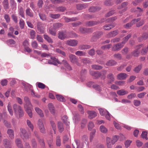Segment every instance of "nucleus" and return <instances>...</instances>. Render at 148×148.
I'll list each match as a JSON object with an SVG mask.
<instances>
[{
  "label": "nucleus",
  "instance_id": "1",
  "mask_svg": "<svg viewBox=\"0 0 148 148\" xmlns=\"http://www.w3.org/2000/svg\"><path fill=\"white\" fill-rule=\"evenodd\" d=\"M24 101L25 103L24 105V107L26 112L29 117L31 118L32 117V114L31 109L33 106L30 102L29 98L27 96L24 97Z\"/></svg>",
  "mask_w": 148,
  "mask_h": 148
},
{
  "label": "nucleus",
  "instance_id": "2",
  "mask_svg": "<svg viewBox=\"0 0 148 148\" xmlns=\"http://www.w3.org/2000/svg\"><path fill=\"white\" fill-rule=\"evenodd\" d=\"M13 107L15 114L16 117H18V115H19V117H21L23 116L24 115L23 112L20 106H18L15 103L13 105Z\"/></svg>",
  "mask_w": 148,
  "mask_h": 148
},
{
  "label": "nucleus",
  "instance_id": "3",
  "mask_svg": "<svg viewBox=\"0 0 148 148\" xmlns=\"http://www.w3.org/2000/svg\"><path fill=\"white\" fill-rule=\"evenodd\" d=\"M125 43V42L123 41L121 42L114 45L112 48V50L113 51H119L123 47Z\"/></svg>",
  "mask_w": 148,
  "mask_h": 148
},
{
  "label": "nucleus",
  "instance_id": "4",
  "mask_svg": "<svg viewBox=\"0 0 148 148\" xmlns=\"http://www.w3.org/2000/svg\"><path fill=\"white\" fill-rule=\"evenodd\" d=\"M21 132L20 135L23 139H27L29 138L31 134H28L26 130L24 129L21 128L20 129Z\"/></svg>",
  "mask_w": 148,
  "mask_h": 148
},
{
  "label": "nucleus",
  "instance_id": "5",
  "mask_svg": "<svg viewBox=\"0 0 148 148\" xmlns=\"http://www.w3.org/2000/svg\"><path fill=\"white\" fill-rule=\"evenodd\" d=\"M79 32L82 34L89 33L93 32L92 28H87L84 27H80L79 29Z\"/></svg>",
  "mask_w": 148,
  "mask_h": 148
},
{
  "label": "nucleus",
  "instance_id": "6",
  "mask_svg": "<svg viewBox=\"0 0 148 148\" xmlns=\"http://www.w3.org/2000/svg\"><path fill=\"white\" fill-rule=\"evenodd\" d=\"M70 61L72 63L75 64L77 65H79V64L78 62V60L75 55L71 54L69 56Z\"/></svg>",
  "mask_w": 148,
  "mask_h": 148
},
{
  "label": "nucleus",
  "instance_id": "7",
  "mask_svg": "<svg viewBox=\"0 0 148 148\" xmlns=\"http://www.w3.org/2000/svg\"><path fill=\"white\" fill-rule=\"evenodd\" d=\"M66 44L72 47L76 46L78 44L77 40H70L65 42Z\"/></svg>",
  "mask_w": 148,
  "mask_h": 148
},
{
  "label": "nucleus",
  "instance_id": "8",
  "mask_svg": "<svg viewBox=\"0 0 148 148\" xmlns=\"http://www.w3.org/2000/svg\"><path fill=\"white\" fill-rule=\"evenodd\" d=\"M7 133L10 139L13 140L14 138V133L13 130L10 128L8 129L7 131Z\"/></svg>",
  "mask_w": 148,
  "mask_h": 148
},
{
  "label": "nucleus",
  "instance_id": "9",
  "mask_svg": "<svg viewBox=\"0 0 148 148\" xmlns=\"http://www.w3.org/2000/svg\"><path fill=\"white\" fill-rule=\"evenodd\" d=\"M99 24V22L97 21H86L85 23V25L86 27H92L95 26Z\"/></svg>",
  "mask_w": 148,
  "mask_h": 148
},
{
  "label": "nucleus",
  "instance_id": "10",
  "mask_svg": "<svg viewBox=\"0 0 148 148\" xmlns=\"http://www.w3.org/2000/svg\"><path fill=\"white\" fill-rule=\"evenodd\" d=\"M124 138V136L122 134H120V136L115 135L113 136L112 139H111L112 144H114L119 140V138Z\"/></svg>",
  "mask_w": 148,
  "mask_h": 148
},
{
  "label": "nucleus",
  "instance_id": "11",
  "mask_svg": "<svg viewBox=\"0 0 148 148\" xmlns=\"http://www.w3.org/2000/svg\"><path fill=\"white\" fill-rule=\"evenodd\" d=\"M107 78L108 79V83L111 84L113 82L114 80V77L113 74L112 73H109L107 76Z\"/></svg>",
  "mask_w": 148,
  "mask_h": 148
},
{
  "label": "nucleus",
  "instance_id": "12",
  "mask_svg": "<svg viewBox=\"0 0 148 148\" xmlns=\"http://www.w3.org/2000/svg\"><path fill=\"white\" fill-rule=\"evenodd\" d=\"M90 74L93 76V78L97 79L101 77V73L98 71H90Z\"/></svg>",
  "mask_w": 148,
  "mask_h": 148
},
{
  "label": "nucleus",
  "instance_id": "13",
  "mask_svg": "<svg viewBox=\"0 0 148 148\" xmlns=\"http://www.w3.org/2000/svg\"><path fill=\"white\" fill-rule=\"evenodd\" d=\"M131 10L132 12H136L138 17L141 16L143 12V9L139 7H137L135 10H133L132 9Z\"/></svg>",
  "mask_w": 148,
  "mask_h": 148
},
{
  "label": "nucleus",
  "instance_id": "14",
  "mask_svg": "<svg viewBox=\"0 0 148 148\" xmlns=\"http://www.w3.org/2000/svg\"><path fill=\"white\" fill-rule=\"evenodd\" d=\"M3 143L5 148H12L10 141L7 139L3 140Z\"/></svg>",
  "mask_w": 148,
  "mask_h": 148
},
{
  "label": "nucleus",
  "instance_id": "15",
  "mask_svg": "<svg viewBox=\"0 0 148 148\" xmlns=\"http://www.w3.org/2000/svg\"><path fill=\"white\" fill-rule=\"evenodd\" d=\"M101 9L100 6H92L89 9V11L90 12H95L99 11Z\"/></svg>",
  "mask_w": 148,
  "mask_h": 148
},
{
  "label": "nucleus",
  "instance_id": "16",
  "mask_svg": "<svg viewBox=\"0 0 148 148\" xmlns=\"http://www.w3.org/2000/svg\"><path fill=\"white\" fill-rule=\"evenodd\" d=\"M88 114V118L90 119L94 118L97 115V113L94 111H88L87 112Z\"/></svg>",
  "mask_w": 148,
  "mask_h": 148
},
{
  "label": "nucleus",
  "instance_id": "17",
  "mask_svg": "<svg viewBox=\"0 0 148 148\" xmlns=\"http://www.w3.org/2000/svg\"><path fill=\"white\" fill-rule=\"evenodd\" d=\"M75 141V143L72 144L73 148H75V145H76L77 148H83L82 145L80 143V141L79 140H76Z\"/></svg>",
  "mask_w": 148,
  "mask_h": 148
},
{
  "label": "nucleus",
  "instance_id": "18",
  "mask_svg": "<svg viewBox=\"0 0 148 148\" xmlns=\"http://www.w3.org/2000/svg\"><path fill=\"white\" fill-rule=\"evenodd\" d=\"M116 25L115 23H112L108 25H106L103 26L104 29L106 30H109Z\"/></svg>",
  "mask_w": 148,
  "mask_h": 148
},
{
  "label": "nucleus",
  "instance_id": "19",
  "mask_svg": "<svg viewBox=\"0 0 148 148\" xmlns=\"http://www.w3.org/2000/svg\"><path fill=\"white\" fill-rule=\"evenodd\" d=\"M58 35V38L61 40H63L66 38V32L65 31L59 32Z\"/></svg>",
  "mask_w": 148,
  "mask_h": 148
},
{
  "label": "nucleus",
  "instance_id": "20",
  "mask_svg": "<svg viewBox=\"0 0 148 148\" xmlns=\"http://www.w3.org/2000/svg\"><path fill=\"white\" fill-rule=\"evenodd\" d=\"M25 89L27 92H28L32 89V86L28 83H23V84Z\"/></svg>",
  "mask_w": 148,
  "mask_h": 148
},
{
  "label": "nucleus",
  "instance_id": "21",
  "mask_svg": "<svg viewBox=\"0 0 148 148\" xmlns=\"http://www.w3.org/2000/svg\"><path fill=\"white\" fill-rule=\"evenodd\" d=\"M118 33V31L115 30L107 34V37L108 38L113 37L116 36Z\"/></svg>",
  "mask_w": 148,
  "mask_h": 148
},
{
  "label": "nucleus",
  "instance_id": "22",
  "mask_svg": "<svg viewBox=\"0 0 148 148\" xmlns=\"http://www.w3.org/2000/svg\"><path fill=\"white\" fill-rule=\"evenodd\" d=\"M16 145L18 148H24L21 139L20 138H16L15 140Z\"/></svg>",
  "mask_w": 148,
  "mask_h": 148
},
{
  "label": "nucleus",
  "instance_id": "23",
  "mask_svg": "<svg viewBox=\"0 0 148 148\" xmlns=\"http://www.w3.org/2000/svg\"><path fill=\"white\" fill-rule=\"evenodd\" d=\"M148 37V33H143L141 36L138 38L139 42H141L143 40H146Z\"/></svg>",
  "mask_w": 148,
  "mask_h": 148
},
{
  "label": "nucleus",
  "instance_id": "24",
  "mask_svg": "<svg viewBox=\"0 0 148 148\" xmlns=\"http://www.w3.org/2000/svg\"><path fill=\"white\" fill-rule=\"evenodd\" d=\"M129 49L127 47H125L123 48L121 51V52L122 54L124 55H126V58L127 59H129L130 56L129 55H127V54L129 53Z\"/></svg>",
  "mask_w": 148,
  "mask_h": 148
},
{
  "label": "nucleus",
  "instance_id": "25",
  "mask_svg": "<svg viewBox=\"0 0 148 148\" xmlns=\"http://www.w3.org/2000/svg\"><path fill=\"white\" fill-rule=\"evenodd\" d=\"M106 141L108 148H112V145L114 144H112V143L111 138L107 137L106 138Z\"/></svg>",
  "mask_w": 148,
  "mask_h": 148
},
{
  "label": "nucleus",
  "instance_id": "26",
  "mask_svg": "<svg viewBox=\"0 0 148 148\" xmlns=\"http://www.w3.org/2000/svg\"><path fill=\"white\" fill-rule=\"evenodd\" d=\"M127 75L126 73H121L118 74L117 75V78L119 80H123L127 77Z\"/></svg>",
  "mask_w": 148,
  "mask_h": 148
},
{
  "label": "nucleus",
  "instance_id": "27",
  "mask_svg": "<svg viewBox=\"0 0 148 148\" xmlns=\"http://www.w3.org/2000/svg\"><path fill=\"white\" fill-rule=\"evenodd\" d=\"M87 5L85 4H78L76 5V8L78 10H81L86 8Z\"/></svg>",
  "mask_w": 148,
  "mask_h": 148
},
{
  "label": "nucleus",
  "instance_id": "28",
  "mask_svg": "<svg viewBox=\"0 0 148 148\" xmlns=\"http://www.w3.org/2000/svg\"><path fill=\"white\" fill-rule=\"evenodd\" d=\"M35 110L40 117H43L44 116V114L42 111L39 108L36 107L35 108Z\"/></svg>",
  "mask_w": 148,
  "mask_h": 148
},
{
  "label": "nucleus",
  "instance_id": "29",
  "mask_svg": "<svg viewBox=\"0 0 148 148\" xmlns=\"http://www.w3.org/2000/svg\"><path fill=\"white\" fill-rule=\"evenodd\" d=\"M58 127L59 131L60 133H62L64 130L63 124L60 122H58Z\"/></svg>",
  "mask_w": 148,
  "mask_h": 148
},
{
  "label": "nucleus",
  "instance_id": "30",
  "mask_svg": "<svg viewBox=\"0 0 148 148\" xmlns=\"http://www.w3.org/2000/svg\"><path fill=\"white\" fill-rule=\"evenodd\" d=\"M51 59L52 61L53 64L54 65L57 66L58 64H61V63L59 62L58 59L55 57H51Z\"/></svg>",
  "mask_w": 148,
  "mask_h": 148
},
{
  "label": "nucleus",
  "instance_id": "31",
  "mask_svg": "<svg viewBox=\"0 0 148 148\" xmlns=\"http://www.w3.org/2000/svg\"><path fill=\"white\" fill-rule=\"evenodd\" d=\"M48 106L50 112L54 115L55 113V111L53 104L51 103H49L48 104Z\"/></svg>",
  "mask_w": 148,
  "mask_h": 148
},
{
  "label": "nucleus",
  "instance_id": "32",
  "mask_svg": "<svg viewBox=\"0 0 148 148\" xmlns=\"http://www.w3.org/2000/svg\"><path fill=\"white\" fill-rule=\"evenodd\" d=\"M2 3L5 10H6L9 8L8 0H3Z\"/></svg>",
  "mask_w": 148,
  "mask_h": 148
},
{
  "label": "nucleus",
  "instance_id": "33",
  "mask_svg": "<svg viewBox=\"0 0 148 148\" xmlns=\"http://www.w3.org/2000/svg\"><path fill=\"white\" fill-rule=\"evenodd\" d=\"M75 54L79 56H85L86 55V53L85 52L78 51L75 52Z\"/></svg>",
  "mask_w": 148,
  "mask_h": 148
},
{
  "label": "nucleus",
  "instance_id": "34",
  "mask_svg": "<svg viewBox=\"0 0 148 148\" xmlns=\"http://www.w3.org/2000/svg\"><path fill=\"white\" fill-rule=\"evenodd\" d=\"M63 25L62 23H54L53 25V28L54 29H56L62 27Z\"/></svg>",
  "mask_w": 148,
  "mask_h": 148
},
{
  "label": "nucleus",
  "instance_id": "35",
  "mask_svg": "<svg viewBox=\"0 0 148 148\" xmlns=\"http://www.w3.org/2000/svg\"><path fill=\"white\" fill-rule=\"evenodd\" d=\"M116 62L114 60H110L108 61L106 63V65L108 66H112L116 64Z\"/></svg>",
  "mask_w": 148,
  "mask_h": 148
},
{
  "label": "nucleus",
  "instance_id": "36",
  "mask_svg": "<svg viewBox=\"0 0 148 148\" xmlns=\"http://www.w3.org/2000/svg\"><path fill=\"white\" fill-rule=\"evenodd\" d=\"M61 64H64L65 67H66L69 70H71L72 69L71 66L68 63L67 61L65 60H63L62 61Z\"/></svg>",
  "mask_w": 148,
  "mask_h": 148
},
{
  "label": "nucleus",
  "instance_id": "37",
  "mask_svg": "<svg viewBox=\"0 0 148 148\" xmlns=\"http://www.w3.org/2000/svg\"><path fill=\"white\" fill-rule=\"evenodd\" d=\"M25 12L26 14L27 15L29 16L30 17H32L33 16V14L29 8H28L26 9Z\"/></svg>",
  "mask_w": 148,
  "mask_h": 148
},
{
  "label": "nucleus",
  "instance_id": "38",
  "mask_svg": "<svg viewBox=\"0 0 148 148\" xmlns=\"http://www.w3.org/2000/svg\"><path fill=\"white\" fill-rule=\"evenodd\" d=\"M117 93L119 95H123L128 93V92L123 89H121L117 91Z\"/></svg>",
  "mask_w": 148,
  "mask_h": 148
},
{
  "label": "nucleus",
  "instance_id": "39",
  "mask_svg": "<svg viewBox=\"0 0 148 148\" xmlns=\"http://www.w3.org/2000/svg\"><path fill=\"white\" fill-rule=\"evenodd\" d=\"M50 123L54 131V134H56V124L54 122L52 121H50Z\"/></svg>",
  "mask_w": 148,
  "mask_h": 148
},
{
  "label": "nucleus",
  "instance_id": "40",
  "mask_svg": "<svg viewBox=\"0 0 148 148\" xmlns=\"http://www.w3.org/2000/svg\"><path fill=\"white\" fill-rule=\"evenodd\" d=\"M84 18L86 20H89L95 18L93 15L90 14H85L84 15Z\"/></svg>",
  "mask_w": 148,
  "mask_h": 148
},
{
  "label": "nucleus",
  "instance_id": "41",
  "mask_svg": "<svg viewBox=\"0 0 148 148\" xmlns=\"http://www.w3.org/2000/svg\"><path fill=\"white\" fill-rule=\"evenodd\" d=\"M68 117L66 115H64L62 117L63 121L66 125H69L70 124L69 122L68 121Z\"/></svg>",
  "mask_w": 148,
  "mask_h": 148
},
{
  "label": "nucleus",
  "instance_id": "42",
  "mask_svg": "<svg viewBox=\"0 0 148 148\" xmlns=\"http://www.w3.org/2000/svg\"><path fill=\"white\" fill-rule=\"evenodd\" d=\"M56 97L58 101L64 102L65 101L64 97L62 95H56Z\"/></svg>",
  "mask_w": 148,
  "mask_h": 148
},
{
  "label": "nucleus",
  "instance_id": "43",
  "mask_svg": "<svg viewBox=\"0 0 148 148\" xmlns=\"http://www.w3.org/2000/svg\"><path fill=\"white\" fill-rule=\"evenodd\" d=\"M79 49L80 50H84L89 49L91 47L89 45H84L79 46Z\"/></svg>",
  "mask_w": 148,
  "mask_h": 148
},
{
  "label": "nucleus",
  "instance_id": "44",
  "mask_svg": "<svg viewBox=\"0 0 148 148\" xmlns=\"http://www.w3.org/2000/svg\"><path fill=\"white\" fill-rule=\"evenodd\" d=\"M19 14L21 16L24 18H25V17L24 15V11L23 8L22 7H20L18 10Z\"/></svg>",
  "mask_w": 148,
  "mask_h": 148
},
{
  "label": "nucleus",
  "instance_id": "45",
  "mask_svg": "<svg viewBox=\"0 0 148 148\" xmlns=\"http://www.w3.org/2000/svg\"><path fill=\"white\" fill-rule=\"evenodd\" d=\"M114 3L112 0H106L104 2V4L107 6L112 5Z\"/></svg>",
  "mask_w": 148,
  "mask_h": 148
},
{
  "label": "nucleus",
  "instance_id": "46",
  "mask_svg": "<svg viewBox=\"0 0 148 148\" xmlns=\"http://www.w3.org/2000/svg\"><path fill=\"white\" fill-rule=\"evenodd\" d=\"M96 132V130L95 129H94L93 130L92 132L90 133V142L92 141L95 136Z\"/></svg>",
  "mask_w": 148,
  "mask_h": 148
},
{
  "label": "nucleus",
  "instance_id": "47",
  "mask_svg": "<svg viewBox=\"0 0 148 148\" xmlns=\"http://www.w3.org/2000/svg\"><path fill=\"white\" fill-rule=\"evenodd\" d=\"M56 145L58 146H60L61 145L60 137L59 136H58L56 138Z\"/></svg>",
  "mask_w": 148,
  "mask_h": 148
},
{
  "label": "nucleus",
  "instance_id": "48",
  "mask_svg": "<svg viewBox=\"0 0 148 148\" xmlns=\"http://www.w3.org/2000/svg\"><path fill=\"white\" fill-rule=\"evenodd\" d=\"M49 16L53 19H57L59 18L60 16V14H50L49 15Z\"/></svg>",
  "mask_w": 148,
  "mask_h": 148
},
{
  "label": "nucleus",
  "instance_id": "49",
  "mask_svg": "<svg viewBox=\"0 0 148 148\" xmlns=\"http://www.w3.org/2000/svg\"><path fill=\"white\" fill-rule=\"evenodd\" d=\"M107 71L104 70L102 71L101 73V78L102 79H104L106 78V75L107 74Z\"/></svg>",
  "mask_w": 148,
  "mask_h": 148
},
{
  "label": "nucleus",
  "instance_id": "50",
  "mask_svg": "<svg viewBox=\"0 0 148 148\" xmlns=\"http://www.w3.org/2000/svg\"><path fill=\"white\" fill-rule=\"evenodd\" d=\"M147 132H143L141 135V137L145 139L146 140H147L148 139V138L147 136Z\"/></svg>",
  "mask_w": 148,
  "mask_h": 148
},
{
  "label": "nucleus",
  "instance_id": "51",
  "mask_svg": "<svg viewBox=\"0 0 148 148\" xmlns=\"http://www.w3.org/2000/svg\"><path fill=\"white\" fill-rule=\"evenodd\" d=\"M142 64H141L136 67L134 69V71L136 73H138L142 68Z\"/></svg>",
  "mask_w": 148,
  "mask_h": 148
},
{
  "label": "nucleus",
  "instance_id": "52",
  "mask_svg": "<svg viewBox=\"0 0 148 148\" xmlns=\"http://www.w3.org/2000/svg\"><path fill=\"white\" fill-rule=\"evenodd\" d=\"M92 68L94 70H99L102 68V67L101 66L97 65H92L91 66Z\"/></svg>",
  "mask_w": 148,
  "mask_h": 148
},
{
  "label": "nucleus",
  "instance_id": "53",
  "mask_svg": "<svg viewBox=\"0 0 148 148\" xmlns=\"http://www.w3.org/2000/svg\"><path fill=\"white\" fill-rule=\"evenodd\" d=\"M44 38L49 43H52L53 42L52 39L48 35L44 34Z\"/></svg>",
  "mask_w": 148,
  "mask_h": 148
},
{
  "label": "nucleus",
  "instance_id": "54",
  "mask_svg": "<svg viewBox=\"0 0 148 148\" xmlns=\"http://www.w3.org/2000/svg\"><path fill=\"white\" fill-rule=\"evenodd\" d=\"M100 114L102 116H104L105 114L107 113L108 111L106 110L103 109L102 108L99 109Z\"/></svg>",
  "mask_w": 148,
  "mask_h": 148
},
{
  "label": "nucleus",
  "instance_id": "55",
  "mask_svg": "<svg viewBox=\"0 0 148 148\" xmlns=\"http://www.w3.org/2000/svg\"><path fill=\"white\" fill-rule=\"evenodd\" d=\"M26 122L27 125L31 129L32 131H33L34 129V126L30 121L29 120L27 119V120Z\"/></svg>",
  "mask_w": 148,
  "mask_h": 148
},
{
  "label": "nucleus",
  "instance_id": "56",
  "mask_svg": "<svg viewBox=\"0 0 148 148\" xmlns=\"http://www.w3.org/2000/svg\"><path fill=\"white\" fill-rule=\"evenodd\" d=\"M30 35L31 38L32 39H34L36 36V32L35 31L33 30H31L30 32Z\"/></svg>",
  "mask_w": 148,
  "mask_h": 148
},
{
  "label": "nucleus",
  "instance_id": "57",
  "mask_svg": "<svg viewBox=\"0 0 148 148\" xmlns=\"http://www.w3.org/2000/svg\"><path fill=\"white\" fill-rule=\"evenodd\" d=\"M101 131L103 133H106L107 132L108 130L104 126L101 125L100 127Z\"/></svg>",
  "mask_w": 148,
  "mask_h": 148
},
{
  "label": "nucleus",
  "instance_id": "58",
  "mask_svg": "<svg viewBox=\"0 0 148 148\" xmlns=\"http://www.w3.org/2000/svg\"><path fill=\"white\" fill-rule=\"evenodd\" d=\"M31 45L32 47L34 49H36L38 47V43L35 41L32 42L31 43Z\"/></svg>",
  "mask_w": 148,
  "mask_h": 148
},
{
  "label": "nucleus",
  "instance_id": "59",
  "mask_svg": "<svg viewBox=\"0 0 148 148\" xmlns=\"http://www.w3.org/2000/svg\"><path fill=\"white\" fill-rule=\"evenodd\" d=\"M86 119H82L81 123V127L82 128H84L86 126Z\"/></svg>",
  "mask_w": 148,
  "mask_h": 148
},
{
  "label": "nucleus",
  "instance_id": "60",
  "mask_svg": "<svg viewBox=\"0 0 148 148\" xmlns=\"http://www.w3.org/2000/svg\"><path fill=\"white\" fill-rule=\"evenodd\" d=\"M39 15L40 18L42 21H45L47 19V17L45 14H43L39 13Z\"/></svg>",
  "mask_w": 148,
  "mask_h": 148
},
{
  "label": "nucleus",
  "instance_id": "61",
  "mask_svg": "<svg viewBox=\"0 0 148 148\" xmlns=\"http://www.w3.org/2000/svg\"><path fill=\"white\" fill-rule=\"evenodd\" d=\"M19 24L21 29H23L24 28L25 22L22 19H21L20 20L19 22Z\"/></svg>",
  "mask_w": 148,
  "mask_h": 148
},
{
  "label": "nucleus",
  "instance_id": "62",
  "mask_svg": "<svg viewBox=\"0 0 148 148\" xmlns=\"http://www.w3.org/2000/svg\"><path fill=\"white\" fill-rule=\"evenodd\" d=\"M38 87L40 88L44 89L45 85L39 82H38L36 83Z\"/></svg>",
  "mask_w": 148,
  "mask_h": 148
},
{
  "label": "nucleus",
  "instance_id": "63",
  "mask_svg": "<svg viewBox=\"0 0 148 148\" xmlns=\"http://www.w3.org/2000/svg\"><path fill=\"white\" fill-rule=\"evenodd\" d=\"M93 34H94L96 37H97L99 39L103 35V33L101 31L97 32L94 33Z\"/></svg>",
  "mask_w": 148,
  "mask_h": 148
},
{
  "label": "nucleus",
  "instance_id": "64",
  "mask_svg": "<svg viewBox=\"0 0 148 148\" xmlns=\"http://www.w3.org/2000/svg\"><path fill=\"white\" fill-rule=\"evenodd\" d=\"M88 130H91V129L94 127V125L92 121L90 122L88 124Z\"/></svg>",
  "mask_w": 148,
  "mask_h": 148
}]
</instances>
